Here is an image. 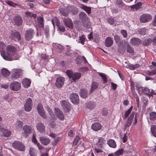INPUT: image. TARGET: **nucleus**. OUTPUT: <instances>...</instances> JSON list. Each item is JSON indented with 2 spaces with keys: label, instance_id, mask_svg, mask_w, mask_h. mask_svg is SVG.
Returning <instances> with one entry per match:
<instances>
[{
  "label": "nucleus",
  "instance_id": "1",
  "mask_svg": "<svg viewBox=\"0 0 156 156\" xmlns=\"http://www.w3.org/2000/svg\"><path fill=\"white\" fill-rule=\"evenodd\" d=\"M105 142V140L104 139L101 137L98 138V141L97 142L95 146V152L98 153L99 152H101L103 151L102 150V145L104 144Z\"/></svg>",
  "mask_w": 156,
  "mask_h": 156
},
{
  "label": "nucleus",
  "instance_id": "2",
  "mask_svg": "<svg viewBox=\"0 0 156 156\" xmlns=\"http://www.w3.org/2000/svg\"><path fill=\"white\" fill-rule=\"evenodd\" d=\"M66 73L69 78L72 79L73 82H75L77 80L79 79L81 77V74L79 73H73L72 71L68 70L66 71Z\"/></svg>",
  "mask_w": 156,
  "mask_h": 156
},
{
  "label": "nucleus",
  "instance_id": "3",
  "mask_svg": "<svg viewBox=\"0 0 156 156\" xmlns=\"http://www.w3.org/2000/svg\"><path fill=\"white\" fill-rule=\"evenodd\" d=\"M12 72L11 78L13 80L19 78L23 74V70L20 69H13Z\"/></svg>",
  "mask_w": 156,
  "mask_h": 156
},
{
  "label": "nucleus",
  "instance_id": "4",
  "mask_svg": "<svg viewBox=\"0 0 156 156\" xmlns=\"http://www.w3.org/2000/svg\"><path fill=\"white\" fill-rule=\"evenodd\" d=\"M23 135L25 137L27 138L29 136L33 131V129L32 127L29 125H26L23 127Z\"/></svg>",
  "mask_w": 156,
  "mask_h": 156
},
{
  "label": "nucleus",
  "instance_id": "5",
  "mask_svg": "<svg viewBox=\"0 0 156 156\" xmlns=\"http://www.w3.org/2000/svg\"><path fill=\"white\" fill-rule=\"evenodd\" d=\"M9 88L11 90L13 91L19 90L21 88V83L17 81H13L10 83Z\"/></svg>",
  "mask_w": 156,
  "mask_h": 156
},
{
  "label": "nucleus",
  "instance_id": "6",
  "mask_svg": "<svg viewBox=\"0 0 156 156\" xmlns=\"http://www.w3.org/2000/svg\"><path fill=\"white\" fill-rule=\"evenodd\" d=\"M33 106L32 101L31 98H28L24 105V108L27 112H30Z\"/></svg>",
  "mask_w": 156,
  "mask_h": 156
},
{
  "label": "nucleus",
  "instance_id": "7",
  "mask_svg": "<svg viewBox=\"0 0 156 156\" xmlns=\"http://www.w3.org/2000/svg\"><path fill=\"white\" fill-rule=\"evenodd\" d=\"M37 110L38 114L43 118L46 119L47 116L45 114V112L44 110L43 106L41 104H39L37 106Z\"/></svg>",
  "mask_w": 156,
  "mask_h": 156
},
{
  "label": "nucleus",
  "instance_id": "8",
  "mask_svg": "<svg viewBox=\"0 0 156 156\" xmlns=\"http://www.w3.org/2000/svg\"><path fill=\"white\" fill-rule=\"evenodd\" d=\"M152 19L151 16L148 14H144L142 15L140 17V21L143 23L149 22Z\"/></svg>",
  "mask_w": 156,
  "mask_h": 156
},
{
  "label": "nucleus",
  "instance_id": "9",
  "mask_svg": "<svg viewBox=\"0 0 156 156\" xmlns=\"http://www.w3.org/2000/svg\"><path fill=\"white\" fill-rule=\"evenodd\" d=\"M13 147L15 149L21 151L25 150V146L21 142L19 141H15L12 144Z\"/></svg>",
  "mask_w": 156,
  "mask_h": 156
},
{
  "label": "nucleus",
  "instance_id": "10",
  "mask_svg": "<svg viewBox=\"0 0 156 156\" xmlns=\"http://www.w3.org/2000/svg\"><path fill=\"white\" fill-rule=\"evenodd\" d=\"M53 26H54V22L56 23V25L58 27V30L61 32H63L65 31V28L64 26L62 24H60V22L59 20L57 19H53L51 20Z\"/></svg>",
  "mask_w": 156,
  "mask_h": 156
},
{
  "label": "nucleus",
  "instance_id": "11",
  "mask_svg": "<svg viewBox=\"0 0 156 156\" xmlns=\"http://www.w3.org/2000/svg\"><path fill=\"white\" fill-rule=\"evenodd\" d=\"M65 81V78L59 76L56 78L55 86L58 88H61L64 84Z\"/></svg>",
  "mask_w": 156,
  "mask_h": 156
},
{
  "label": "nucleus",
  "instance_id": "12",
  "mask_svg": "<svg viewBox=\"0 0 156 156\" xmlns=\"http://www.w3.org/2000/svg\"><path fill=\"white\" fill-rule=\"evenodd\" d=\"M34 34V30L32 29H29L26 30L25 34L26 39L27 41H30L33 37Z\"/></svg>",
  "mask_w": 156,
  "mask_h": 156
},
{
  "label": "nucleus",
  "instance_id": "13",
  "mask_svg": "<svg viewBox=\"0 0 156 156\" xmlns=\"http://www.w3.org/2000/svg\"><path fill=\"white\" fill-rule=\"evenodd\" d=\"M70 99L72 103L75 104H77L79 102L78 95L75 93H72L70 94Z\"/></svg>",
  "mask_w": 156,
  "mask_h": 156
},
{
  "label": "nucleus",
  "instance_id": "14",
  "mask_svg": "<svg viewBox=\"0 0 156 156\" xmlns=\"http://www.w3.org/2000/svg\"><path fill=\"white\" fill-rule=\"evenodd\" d=\"M134 116V112H132L129 117L128 118L127 122L124 125V130H126L127 127H129L131 126L132 122V120L133 119Z\"/></svg>",
  "mask_w": 156,
  "mask_h": 156
},
{
  "label": "nucleus",
  "instance_id": "15",
  "mask_svg": "<svg viewBox=\"0 0 156 156\" xmlns=\"http://www.w3.org/2000/svg\"><path fill=\"white\" fill-rule=\"evenodd\" d=\"M63 23L65 26L69 28H73V23L70 19L68 18H64L63 19Z\"/></svg>",
  "mask_w": 156,
  "mask_h": 156
},
{
  "label": "nucleus",
  "instance_id": "16",
  "mask_svg": "<svg viewBox=\"0 0 156 156\" xmlns=\"http://www.w3.org/2000/svg\"><path fill=\"white\" fill-rule=\"evenodd\" d=\"M69 7H61L59 10L60 13L63 16H67L69 15Z\"/></svg>",
  "mask_w": 156,
  "mask_h": 156
},
{
  "label": "nucleus",
  "instance_id": "17",
  "mask_svg": "<svg viewBox=\"0 0 156 156\" xmlns=\"http://www.w3.org/2000/svg\"><path fill=\"white\" fill-rule=\"evenodd\" d=\"M55 114L59 120H63L64 119V115L62 111L58 108H55Z\"/></svg>",
  "mask_w": 156,
  "mask_h": 156
},
{
  "label": "nucleus",
  "instance_id": "18",
  "mask_svg": "<svg viewBox=\"0 0 156 156\" xmlns=\"http://www.w3.org/2000/svg\"><path fill=\"white\" fill-rule=\"evenodd\" d=\"M6 50L8 54L13 56L15 54L16 49L13 46L9 45L6 48Z\"/></svg>",
  "mask_w": 156,
  "mask_h": 156
},
{
  "label": "nucleus",
  "instance_id": "19",
  "mask_svg": "<svg viewBox=\"0 0 156 156\" xmlns=\"http://www.w3.org/2000/svg\"><path fill=\"white\" fill-rule=\"evenodd\" d=\"M13 20L15 24L18 26L21 25L23 23L22 18L19 16H15L13 18Z\"/></svg>",
  "mask_w": 156,
  "mask_h": 156
},
{
  "label": "nucleus",
  "instance_id": "20",
  "mask_svg": "<svg viewBox=\"0 0 156 156\" xmlns=\"http://www.w3.org/2000/svg\"><path fill=\"white\" fill-rule=\"evenodd\" d=\"M11 35L12 38L13 39H14L15 40V39H16L18 41H19L21 39V36L20 33L15 30L12 31Z\"/></svg>",
  "mask_w": 156,
  "mask_h": 156
},
{
  "label": "nucleus",
  "instance_id": "21",
  "mask_svg": "<svg viewBox=\"0 0 156 156\" xmlns=\"http://www.w3.org/2000/svg\"><path fill=\"white\" fill-rule=\"evenodd\" d=\"M36 128L37 130L40 133H43L45 132V126L42 123L39 122L37 123Z\"/></svg>",
  "mask_w": 156,
  "mask_h": 156
},
{
  "label": "nucleus",
  "instance_id": "22",
  "mask_svg": "<svg viewBox=\"0 0 156 156\" xmlns=\"http://www.w3.org/2000/svg\"><path fill=\"white\" fill-rule=\"evenodd\" d=\"M47 110L50 115V123L52 124L56 120V118L53 113L52 110L49 107L47 108Z\"/></svg>",
  "mask_w": 156,
  "mask_h": 156
},
{
  "label": "nucleus",
  "instance_id": "23",
  "mask_svg": "<svg viewBox=\"0 0 156 156\" xmlns=\"http://www.w3.org/2000/svg\"><path fill=\"white\" fill-rule=\"evenodd\" d=\"M39 139L41 143L44 145H47L50 142V140L49 138L44 136L40 137Z\"/></svg>",
  "mask_w": 156,
  "mask_h": 156
},
{
  "label": "nucleus",
  "instance_id": "24",
  "mask_svg": "<svg viewBox=\"0 0 156 156\" xmlns=\"http://www.w3.org/2000/svg\"><path fill=\"white\" fill-rule=\"evenodd\" d=\"M62 106L65 110L67 112L69 111L70 104L66 100H63L62 101Z\"/></svg>",
  "mask_w": 156,
  "mask_h": 156
},
{
  "label": "nucleus",
  "instance_id": "25",
  "mask_svg": "<svg viewBox=\"0 0 156 156\" xmlns=\"http://www.w3.org/2000/svg\"><path fill=\"white\" fill-rule=\"evenodd\" d=\"M114 38L115 42L119 46L122 45V43L123 42H125L120 38V37L118 35H116L114 36Z\"/></svg>",
  "mask_w": 156,
  "mask_h": 156
},
{
  "label": "nucleus",
  "instance_id": "26",
  "mask_svg": "<svg viewBox=\"0 0 156 156\" xmlns=\"http://www.w3.org/2000/svg\"><path fill=\"white\" fill-rule=\"evenodd\" d=\"M69 12H70L73 15L77 14L78 12V10L77 8L73 6H69Z\"/></svg>",
  "mask_w": 156,
  "mask_h": 156
},
{
  "label": "nucleus",
  "instance_id": "27",
  "mask_svg": "<svg viewBox=\"0 0 156 156\" xmlns=\"http://www.w3.org/2000/svg\"><path fill=\"white\" fill-rule=\"evenodd\" d=\"M1 55L2 58L5 60L11 61L14 59L12 57V56L8 54L7 53H5L2 52Z\"/></svg>",
  "mask_w": 156,
  "mask_h": 156
},
{
  "label": "nucleus",
  "instance_id": "28",
  "mask_svg": "<svg viewBox=\"0 0 156 156\" xmlns=\"http://www.w3.org/2000/svg\"><path fill=\"white\" fill-rule=\"evenodd\" d=\"M113 44L112 38L110 37H107L105 41V44L106 47H111Z\"/></svg>",
  "mask_w": 156,
  "mask_h": 156
},
{
  "label": "nucleus",
  "instance_id": "29",
  "mask_svg": "<svg viewBox=\"0 0 156 156\" xmlns=\"http://www.w3.org/2000/svg\"><path fill=\"white\" fill-rule=\"evenodd\" d=\"M92 129L94 131H98L101 129L102 127L101 125L98 122H95L93 123L91 126Z\"/></svg>",
  "mask_w": 156,
  "mask_h": 156
},
{
  "label": "nucleus",
  "instance_id": "30",
  "mask_svg": "<svg viewBox=\"0 0 156 156\" xmlns=\"http://www.w3.org/2000/svg\"><path fill=\"white\" fill-rule=\"evenodd\" d=\"M80 7L81 9L86 12L88 14H91V7H87V6H85L83 4H80Z\"/></svg>",
  "mask_w": 156,
  "mask_h": 156
},
{
  "label": "nucleus",
  "instance_id": "31",
  "mask_svg": "<svg viewBox=\"0 0 156 156\" xmlns=\"http://www.w3.org/2000/svg\"><path fill=\"white\" fill-rule=\"evenodd\" d=\"M0 131L2 132V135L5 137H9L11 134L10 131L8 129H4L2 128H0Z\"/></svg>",
  "mask_w": 156,
  "mask_h": 156
},
{
  "label": "nucleus",
  "instance_id": "32",
  "mask_svg": "<svg viewBox=\"0 0 156 156\" xmlns=\"http://www.w3.org/2000/svg\"><path fill=\"white\" fill-rule=\"evenodd\" d=\"M79 19L82 21L88 19L87 14L84 12H81L79 15Z\"/></svg>",
  "mask_w": 156,
  "mask_h": 156
},
{
  "label": "nucleus",
  "instance_id": "33",
  "mask_svg": "<svg viewBox=\"0 0 156 156\" xmlns=\"http://www.w3.org/2000/svg\"><path fill=\"white\" fill-rule=\"evenodd\" d=\"M115 6L119 8H122L124 7L125 5L122 0H116L115 2Z\"/></svg>",
  "mask_w": 156,
  "mask_h": 156
},
{
  "label": "nucleus",
  "instance_id": "34",
  "mask_svg": "<svg viewBox=\"0 0 156 156\" xmlns=\"http://www.w3.org/2000/svg\"><path fill=\"white\" fill-rule=\"evenodd\" d=\"M141 3L139 2L134 5L130 6L131 10L132 11H136L139 9L141 6Z\"/></svg>",
  "mask_w": 156,
  "mask_h": 156
},
{
  "label": "nucleus",
  "instance_id": "35",
  "mask_svg": "<svg viewBox=\"0 0 156 156\" xmlns=\"http://www.w3.org/2000/svg\"><path fill=\"white\" fill-rule=\"evenodd\" d=\"M141 40L137 38H133L130 40L131 43L134 45H138L140 43Z\"/></svg>",
  "mask_w": 156,
  "mask_h": 156
},
{
  "label": "nucleus",
  "instance_id": "36",
  "mask_svg": "<svg viewBox=\"0 0 156 156\" xmlns=\"http://www.w3.org/2000/svg\"><path fill=\"white\" fill-rule=\"evenodd\" d=\"M22 82L23 86L25 88L29 87L30 86L31 83L30 80L27 78L23 79Z\"/></svg>",
  "mask_w": 156,
  "mask_h": 156
},
{
  "label": "nucleus",
  "instance_id": "37",
  "mask_svg": "<svg viewBox=\"0 0 156 156\" xmlns=\"http://www.w3.org/2000/svg\"><path fill=\"white\" fill-rule=\"evenodd\" d=\"M80 95L83 98H86L88 96V91L85 89L80 90Z\"/></svg>",
  "mask_w": 156,
  "mask_h": 156
},
{
  "label": "nucleus",
  "instance_id": "38",
  "mask_svg": "<svg viewBox=\"0 0 156 156\" xmlns=\"http://www.w3.org/2000/svg\"><path fill=\"white\" fill-rule=\"evenodd\" d=\"M38 24L39 27H44L43 20L44 19L43 17L39 16L37 19Z\"/></svg>",
  "mask_w": 156,
  "mask_h": 156
},
{
  "label": "nucleus",
  "instance_id": "39",
  "mask_svg": "<svg viewBox=\"0 0 156 156\" xmlns=\"http://www.w3.org/2000/svg\"><path fill=\"white\" fill-rule=\"evenodd\" d=\"M107 144L111 147L115 148L116 147V142L114 140L112 139L108 140L107 141Z\"/></svg>",
  "mask_w": 156,
  "mask_h": 156
},
{
  "label": "nucleus",
  "instance_id": "40",
  "mask_svg": "<svg viewBox=\"0 0 156 156\" xmlns=\"http://www.w3.org/2000/svg\"><path fill=\"white\" fill-rule=\"evenodd\" d=\"M1 73L2 75L5 77L9 76L10 74L9 71L5 68H2L1 69Z\"/></svg>",
  "mask_w": 156,
  "mask_h": 156
},
{
  "label": "nucleus",
  "instance_id": "41",
  "mask_svg": "<svg viewBox=\"0 0 156 156\" xmlns=\"http://www.w3.org/2000/svg\"><path fill=\"white\" fill-rule=\"evenodd\" d=\"M143 93L146 94V95L150 96H152L154 94L153 93L152 90H151L150 93L149 89L147 87H145L144 89V92Z\"/></svg>",
  "mask_w": 156,
  "mask_h": 156
},
{
  "label": "nucleus",
  "instance_id": "42",
  "mask_svg": "<svg viewBox=\"0 0 156 156\" xmlns=\"http://www.w3.org/2000/svg\"><path fill=\"white\" fill-rule=\"evenodd\" d=\"M98 86V84L97 82H92L91 85V89L90 93H91L92 91L97 88Z\"/></svg>",
  "mask_w": 156,
  "mask_h": 156
},
{
  "label": "nucleus",
  "instance_id": "43",
  "mask_svg": "<svg viewBox=\"0 0 156 156\" xmlns=\"http://www.w3.org/2000/svg\"><path fill=\"white\" fill-rule=\"evenodd\" d=\"M84 26L87 28H89L90 27V23L88 19L82 22Z\"/></svg>",
  "mask_w": 156,
  "mask_h": 156
},
{
  "label": "nucleus",
  "instance_id": "44",
  "mask_svg": "<svg viewBox=\"0 0 156 156\" xmlns=\"http://www.w3.org/2000/svg\"><path fill=\"white\" fill-rule=\"evenodd\" d=\"M152 42V40L151 39H146L143 41L142 44L144 46H147L150 44Z\"/></svg>",
  "mask_w": 156,
  "mask_h": 156
},
{
  "label": "nucleus",
  "instance_id": "45",
  "mask_svg": "<svg viewBox=\"0 0 156 156\" xmlns=\"http://www.w3.org/2000/svg\"><path fill=\"white\" fill-rule=\"evenodd\" d=\"M136 87L138 94L140 95L142 94L144 92L143 87H142L138 85H136Z\"/></svg>",
  "mask_w": 156,
  "mask_h": 156
},
{
  "label": "nucleus",
  "instance_id": "46",
  "mask_svg": "<svg viewBox=\"0 0 156 156\" xmlns=\"http://www.w3.org/2000/svg\"><path fill=\"white\" fill-rule=\"evenodd\" d=\"M150 119L152 120H154L156 119V113L152 112L150 113Z\"/></svg>",
  "mask_w": 156,
  "mask_h": 156
},
{
  "label": "nucleus",
  "instance_id": "47",
  "mask_svg": "<svg viewBox=\"0 0 156 156\" xmlns=\"http://www.w3.org/2000/svg\"><path fill=\"white\" fill-rule=\"evenodd\" d=\"M67 50L65 54L66 55L69 56H71L72 55V53L70 52V51H72L71 47L67 45Z\"/></svg>",
  "mask_w": 156,
  "mask_h": 156
},
{
  "label": "nucleus",
  "instance_id": "48",
  "mask_svg": "<svg viewBox=\"0 0 156 156\" xmlns=\"http://www.w3.org/2000/svg\"><path fill=\"white\" fill-rule=\"evenodd\" d=\"M25 14L27 17H33L34 18H35L37 17V15L36 14H33V13L29 12H25Z\"/></svg>",
  "mask_w": 156,
  "mask_h": 156
},
{
  "label": "nucleus",
  "instance_id": "49",
  "mask_svg": "<svg viewBox=\"0 0 156 156\" xmlns=\"http://www.w3.org/2000/svg\"><path fill=\"white\" fill-rule=\"evenodd\" d=\"M132 108L133 107L131 106L128 110L125 112L124 114V118L125 119L131 113Z\"/></svg>",
  "mask_w": 156,
  "mask_h": 156
},
{
  "label": "nucleus",
  "instance_id": "50",
  "mask_svg": "<svg viewBox=\"0 0 156 156\" xmlns=\"http://www.w3.org/2000/svg\"><path fill=\"white\" fill-rule=\"evenodd\" d=\"M107 22L111 25L115 24V26L116 25V24L115 23V20L112 17H110L107 19Z\"/></svg>",
  "mask_w": 156,
  "mask_h": 156
},
{
  "label": "nucleus",
  "instance_id": "51",
  "mask_svg": "<svg viewBox=\"0 0 156 156\" xmlns=\"http://www.w3.org/2000/svg\"><path fill=\"white\" fill-rule=\"evenodd\" d=\"M99 75L103 79V83H105L107 82V77L104 74L101 73H99Z\"/></svg>",
  "mask_w": 156,
  "mask_h": 156
},
{
  "label": "nucleus",
  "instance_id": "52",
  "mask_svg": "<svg viewBox=\"0 0 156 156\" xmlns=\"http://www.w3.org/2000/svg\"><path fill=\"white\" fill-rule=\"evenodd\" d=\"M156 68H154V69L151 71H147L146 72V74L149 76H152L155 75L156 73Z\"/></svg>",
  "mask_w": 156,
  "mask_h": 156
},
{
  "label": "nucleus",
  "instance_id": "53",
  "mask_svg": "<svg viewBox=\"0 0 156 156\" xmlns=\"http://www.w3.org/2000/svg\"><path fill=\"white\" fill-rule=\"evenodd\" d=\"M151 131L153 135L156 137V126H151Z\"/></svg>",
  "mask_w": 156,
  "mask_h": 156
},
{
  "label": "nucleus",
  "instance_id": "54",
  "mask_svg": "<svg viewBox=\"0 0 156 156\" xmlns=\"http://www.w3.org/2000/svg\"><path fill=\"white\" fill-rule=\"evenodd\" d=\"M30 156H36L34 149L31 147L30 149Z\"/></svg>",
  "mask_w": 156,
  "mask_h": 156
},
{
  "label": "nucleus",
  "instance_id": "55",
  "mask_svg": "<svg viewBox=\"0 0 156 156\" xmlns=\"http://www.w3.org/2000/svg\"><path fill=\"white\" fill-rule=\"evenodd\" d=\"M79 38V40L78 42L84 45L85 41V37L83 35H81V36H80Z\"/></svg>",
  "mask_w": 156,
  "mask_h": 156
},
{
  "label": "nucleus",
  "instance_id": "56",
  "mask_svg": "<svg viewBox=\"0 0 156 156\" xmlns=\"http://www.w3.org/2000/svg\"><path fill=\"white\" fill-rule=\"evenodd\" d=\"M139 66V65L138 64L135 65H130L129 66V68L130 69L133 70L138 68Z\"/></svg>",
  "mask_w": 156,
  "mask_h": 156
},
{
  "label": "nucleus",
  "instance_id": "57",
  "mask_svg": "<svg viewBox=\"0 0 156 156\" xmlns=\"http://www.w3.org/2000/svg\"><path fill=\"white\" fill-rule=\"evenodd\" d=\"M6 3L9 6L14 7H15L16 5L19 6V4H16L11 1H8Z\"/></svg>",
  "mask_w": 156,
  "mask_h": 156
},
{
  "label": "nucleus",
  "instance_id": "58",
  "mask_svg": "<svg viewBox=\"0 0 156 156\" xmlns=\"http://www.w3.org/2000/svg\"><path fill=\"white\" fill-rule=\"evenodd\" d=\"M127 51L130 53H133V48L131 47L129 44L127 45Z\"/></svg>",
  "mask_w": 156,
  "mask_h": 156
},
{
  "label": "nucleus",
  "instance_id": "59",
  "mask_svg": "<svg viewBox=\"0 0 156 156\" xmlns=\"http://www.w3.org/2000/svg\"><path fill=\"white\" fill-rule=\"evenodd\" d=\"M123 152V149H121L119 150L118 151H116L115 153V156H119L122 155Z\"/></svg>",
  "mask_w": 156,
  "mask_h": 156
},
{
  "label": "nucleus",
  "instance_id": "60",
  "mask_svg": "<svg viewBox=\"0 0 156 156\" xmlns=\"http://www.w3.org/2000/svg\"><path fill=\"white\" fill-rule=\"evenodd\" d=\"M121 33L124 37H127V33L126 30H122L121 31Z\"/></svg>",
  "mask_w": 156,
  "mask_h": 156
},
{
  "label": "nucleus",
  "instance_id": "61",
  "mask_svg": "<svg viewBox=\"0 0 156 156\" xmlns=\"http://www.w3.org/2000/svg\"><path fill=\"white\" fill-rule=\"evenodd\" d=\"M56 48L59 50V51H62L64 49L62 45L58 44H56Z\"/></svg>",
  "mask_w": 156,
  "mask_h": 156
},
{
  "label": "nucleus",
  "instance_id": "62",
  "mask_svg": "<svg viewBox=\"0 0 156 156\" xmlns=\"http://www.w3.org/2000/svg\"><path fill=\"white\" fill-rule=\"evenodd\" d=\"M80 140V138L79 136H77L75 138L74 141L73 143V144L74 145H77V143H78V141Z\"/></svg>",
  "mask_w": 156,
  "mask_h": 156
},
{
  "label": "nucleus",
  "instance_id": "63",
  "mask_svg": "<svg viewBox=\"0 0 156 156\" xmlns=\"http://www.w3.org/2000/svg\"><path fill=\"white\" fill-rule=\"evenodd\" d=\"M16 125L18 128H20L23 125V122L21 121L18 120L16 122Z\"/></svg>",
  "mask_w": 156,
  "mask_h": 156
},
{
  "label": "nucleus",
  "instance_id": "64",
  "mask_svg": "<svg viewBox=\"0 0 156 156\" xmlns=\"http://www.w3.org/2000/svg\"><path fill=\"white\" fill-rule=\"evenodd\" d=\"M36 134L35 133H34L32 136V141L35 144L37 143V141L36 138Z\"/></svg>",
  "mask_w": 156,
  "mask_h": 156
}]
</instances>
